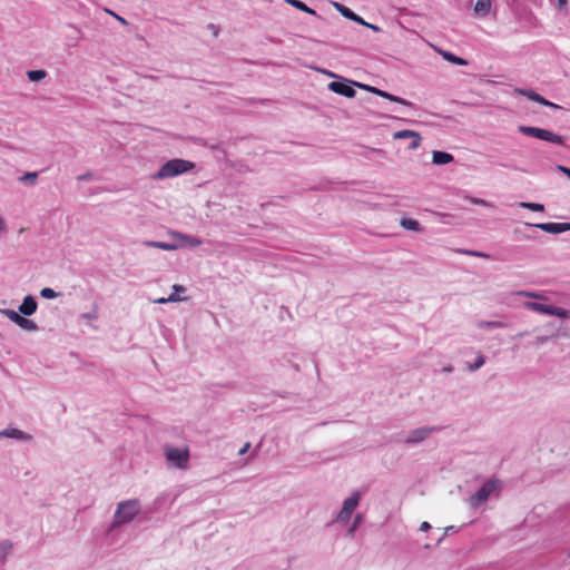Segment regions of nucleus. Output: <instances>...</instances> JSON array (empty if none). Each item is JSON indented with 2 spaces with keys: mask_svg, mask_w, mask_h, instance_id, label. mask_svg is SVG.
<instances>
[{
  "mask_svg": "<svg viewBox=\"0 0 570 570\" xmlns=\"http://www.w3.org/2000/svg\"><path fill=\"white\" fill-rule=\"evenodd\" d=\"M194 168V164L184 159H171L165 163L155 175L156 179L175 177Z\"/></svg>",
  "mask_w": 570,
  "mask_h": 570,
  "instance_id": "1",
  "label": "nucleus"
},
{
  "mask_svg": "<svg viewBox=\"0 0 570 570\" xmlns=\"http://www.w3.org/2000/svg\"><path fill=\"white\" fill-rule=\"evenodd\" d=\"M167 461L175 468L187 469L189 464V450L188 448H171L165 449Z\"/></svg>",
  "mask_w": 570,
  "mask_h": 570,
  "instance_id": "2",
  "label": "nucleus"
},
{
  "mask_svg": "<svg viewBox=\"0 0 570 570\" xmlns=\"http://www.w3.org/2000/svg\"><path fill=\"white\" fill-rule=\"evenodd\" d=\"M520 132L534 137L544 141H549L557 145H563V138L560 135H557L550 130L538 128V127H531V126H520L519 127Z\"/></svg>",
  "mask_w": 570,
  "mask_h": 570,
  "instance_id": "3",
  "label": "nucleus"
},
{
  "mask_svg": "<svg viewBox=\"0 0 570 570\" xmlns=\"http://www.w3.org/2000/svg\"><path fill=\"white\" fill-rule=\"evenodd\" d=\"M139 502L137 500L124 501L118 504L115 513L116 523H126L134 519L139 512Z\"/></svg>",
  "mask_w": 570,
  "mask_h": 570,
  "instance_id": "4",
  "label": "nucleus"
},
{
  "mask_svg": "<svg viewBox=\"0 0 570 570\" xmlns=\"http://www.w3.org/2000/svg\"><path fill=\"white\" fill-rule=\"evenodd\" d=\"M525 307L531 311L541 313V314L553 315V316H558L560 318L569 317V312L567 309L557 307V306H552V305L528 302V303H525Z\"/></svg>",
  "mask_w": 570,
  "mask_h": 570,
  "instance_id": "5",
  "label": "nucleus"
},
{
  "mask_svg": "<svg viewBox=\"0 0 570 570\" xmlns=\"http://www.w3.org/2000/svg\"><path fill=\"white\" fill-rule=\"evenodd\" d=\"M499 482L497 480H490L485 482L472 497L471 504L478 507L485 502L489 497L497 490Z\"/></svg>",
  "mask_w": 570,
  "mask_h": 570,
  "instance_id": "6",
  "label": "nucleus"
},
{
  "mask_svg": "<svg viewBox=\"0 0 570 570\" xmlns=\"http://www.w3.org/2000/svg\"><path fill=\"white\" fill-rule=\"evenodd\" d=\"M355 85L358 86L360 88L368 91V92L377 95V96H380V97H382L384 99H387L390 101H393V102H396V104H401V105L407 106V107H414L413 102H411V101H409V100H406L404 98H401L399 96H394V95H392V94H390L387 91L381 90V89H379L376 87H372V86H368V85L356 83V82H355Z\"/></svg>",
  "mask_w": 570,
  "mask_h": 570,
  "instance_id": "7",
  "label": "nucleus"
},
{
  "mask_svg": "<svg viewBox=\"0 0 570 570\" xmlns=\"http://www.w3.org/2000/svg\"><path fill=\"white\" fill-rule=\"evenodd\" d=\"M360 493L354 492L351 497H348L342 507V510L340 511L337 515V520L342 522H347L355 510V508L358 505L360 502Z\"/></svg>",
  "mask_w": 570,
  "mask_h": 570,
  "instance_id": "8",
  "label": "nucleus"
},
{
  "mask_svg": "<svg viewBox=\"0 0 570 570\" xmlns=\"http://www.w3.org/2000/svg\"><path fill=\"white\" fill-rule=\"evenodd\" d=\"M531 227H537L543 232L551 234H560L567 230H570L569 223H540V224H527Z\"/></svg>",
  "mask_w": 570,
  "mask_h": 570,
  "instance_id": "9",
  "label": "nucleus"
},
{
  "mask_svg": "<svg viewBox=\"0 0 570 570\" xmlns=\"http://www.w3.org/2000/svg\"><path fill=\"white\" fill-rule=\"evenodd\" d=\"M393 138L396 140L411 138L412 139L411 145H410L411 149H417L420 147L421 140H422L419 132H416L414 130H409V129L395 131L393 134Z\"/></svg>",
  "mask_w": 570,
  "mask_h": 570,
  "instance_id": "10",
  "label": "nucleus"
},
{
  "mask_svg": "<svg viewBox=\"0 0 570 570\" xmlns=\"http://www.w3.org/2000/svg\"><path fill=\"white\" fill-rule=\"evenodd\" d=\"M330 90L337 95H342L347 98H353L356 95V91L354 88H352L350 85L341 81H332L328 83Z\"/></svg>",
  "mask_w": 570,
  "mask_h": 570,
  "instance_id": "11",
  "label": "nucleus"
},
{
  "mask_svg": "<svg viewBox=\"0 0 570 570\" xmlns=\"http://www.w3.org/2000/svg\"><path fill=\"white\" fill-rule=\"evenodd\" d=\"M37 307H38V304H37V301L35 299V297L31 295H27L23 298L21 305L19 306V312L26 316H30L33 313H36Z\"/></svg>",
  "mask_w": 570,
  "mask_h": 570,
  "instance_id": "12",
  "label": "nucleus"
},
{
  "mask_svg": "<svg viewBox=\"0 0 570 570\" xmlns=\"http://www.w3.org/2000/svg\"><path fill=\"white\" fill-rule=\"evenodd\" d=\"M432 431H433V429H429V428L416 429L410 433V435L407 438V443H419V442L425 440Z\"/></svg>",
  "mask_w": 570,
  "mask_h": 570,
  "instance_id": "13",
  "label": "nucleus"
},
{
  "mask_svg": "<svg viewBox=\"0 0 570 570\" xmlns=\"http://www.w3.org/2000/svg\"><path fill=\"white\" fill-rule=\"evenodd\" d=\"M491 7V0H478L474 4V13L479 17H485L490 13Z\"/></svg>",
  "mask_w": 570,
  "mask_h": 570,
  "instance_id": "14",
  "label": "nucleus"
},
{
  "mask_svg": "<svg viewBox=\"0 0 570 570\" xmlns=\"http://www.w3.org/2000/svg\"><path fill=\"white\" fill-rule=\"evenodd\" d=\"M335 9L345 18L351 19L357 23H364V20L355 14L352 10H350L347 7L341 4V3H334Z\"/></svg>",
  "mask_w": 570,
  "mask_h": 570,
  "instance_id": "15",
  "label": "nucleus"
},
{
  "mask_svg": "<svg viewBox=\"0 0 570 570\" xmlns=\"http://www.w3.org/2000/svg\"><path fill=\"white\" fill-rule=\"evenodd\" d=\"M524 95L532 101H535L540 105H543V106H548V107H551V108H560V106L551 102V101H548L544 97H542L541 95L537 94L535 91L533 90H529L527 92H524Z\"/></svg>",
  "mask_w": 570,
  "mask_h": 570,
  "instance_id": "16",
  "label": "nucleus"
},
{
  "mask_svg": "<svg viewBox=\"0 0 570 570\" xmlns=\"http://www.w3.org/2000/svg\"><path fill=\"white\" fill-rule=\"evenodd\" d=\"M432 161L435 165H445L453 161V156L445 151H433Z\"/></svg>",
  "mask_w": 570,
  "mask_h": 570,
  "instance_id": "17",
  "label": "nucleus"
},
{
  "mask_svg": "<svg viewBox=\"0 0 570 570\" xmlns=\"http://www.w3.org/2000/svg\"><path fill=\"white\" fill-rule=\"evenodd\" d=\"M1 436L7 438H14V439H22V440H30V436L27 435L24 432L18 429H7L2 432H0Z\"/></svg>",
  "mask_w": 570,
  "mask_h": 570,
  "instance_id": "18",
  "label": "nucleus"
},
{
  "mask_svg": "<svg viewBox=\"0 0 570 570\" xmlns=\"http://www.w3.org/2000/svg\"><path fill=\"white\" fill-rule=\"evenodd\" d=\"M285 1L303 12H306L312 16H316V11L314 9L307 7L304 2H302L299 0H285Z\"/></svg>",
  "mask_w": 570,
  "mask_h": 570,
  "instance_id": "19",
  "label": "nucleus"
},
{
  "mask_svg": "<svg viewBox=\"0 0 570 570\" xmlns=\"http://www.w3.org/2000/svg\"><path fill=\"white\" fill-rule=\"evenodd\" d=\"M16 324L19 327L27 330V331H37V328H38L37 324L32 320L26 318L22 315L18 318Z\"/></svg>",
  "mask_w": 570,
  "mask_h": 570,
  "instance_id": "20",
  "label": "nucleus"
},
{
  "mask_svg": "<svg viewBox=\"0 0 570 570\" xmlns=\"http://www.w3.org/2000/svg\"><path fill=\"white\" fill-rule=\"evenodd\" d=\"M440 53L442 55V57L452 62V63H455V65H459V66H465L468 65V61L464 60L463 58H460L455 55H453L452 52H449V51H440Z\"/></svg>",
  "mask_w": 570,
  "mask_h": 570,
  "instance_id": "21",
  "label": "nucleus"
},
{
  "mask_svg": "<svg viewBox=\"0 0 570 570\" xmlns=\"http://www.w3.org/2000/svg\"><path fill=\"white\" fill-rule=\"evenodd\" d=\"M146 245L149 246V247H154V248H159V249H164V250H174L176 249V246L175 245H171V244H168V243H165V242H146Z\"/></svg>",
  "mask_w": 570,
  "mask_h": 570,
  "instance_id": "22",
  "label": "nucleus"
},
{
  "mask_svg": "<svg viewBox=\"0 0 570 570\" xmlns=\"http://www.w3.org/2000/svg\"><path fill=\"white\" fill-rule=\"evenodd\" d=\"M46 75L47 73L45 70H30L27 72V76L31 81L42 80L46 77Z\"/></svg>",
  "mask_w": 570,
  "mask_h": 570,
  "instance_id": "23",
  "label": "nucleus"
},
{
  "mask_svg": "<svg viewBox=\"0 0 570 570\" xmlns=\"http://www.w3.org/2000/svg\"><path fill=\"white\" fill-rule=\"evenodd\" d=\"M520 207L528 208L533 212H543L544 210V206L542 204H538V203L521 202Z\"/></svg>",
  "mask_w": 570,
  "mask_h": 570,
  "instance_id": "24",
  "label": "nucleus"
},
{
  "mask_svg": "<svg viewBox=\"0 0 570 570\" xmlns=\"http://www.w3.org/2000/svg\"><path fill=\"white\" fill-rule=\"evenodd\" d=\"M401 225L406 228V229H411V230H419L420 229V224L417 220H414V219H402L401 222Z\"/></svg>",
  "mask_w": 570,
  "mask_h": 570,
  "instance_id": "25",
  "label": "nucleus"
},
{
  "mask_svg": "<svg viewBox=\"0 0 570 570\" xmlns=\"http://www.w3.org/2000/svg\"><path fill=\"white\" fill-rule=\"evenodd\" d=\"M40 295L43 297V298H47V299H52V298H56L58 296V293L55 292L52 288L50 287H45L41 289L40 292Z\"/></svg>",
  "mask_w": 570,
  "mask_h": 570,
  "instance_id": "26",
  "label": "nucleus"
},
{
  "mask_svg": "<svg viewBox=\"0 0 570 570\" xmlns=\"http://www.w3.org/2000/svg\"><path fill=\"white\" fill-rule=\"evenodd\" d=\"M178 301H180V297L176 293H173L167 298L160 297V298L155 299V303L165 304L168 302H178Z\"/></svg>",
  "mask_w": 570,
  "mask_h": 570,
  "instance_id": "27",
  "label": "nucleus"
},
{
  "mask_svg": "<svg viewBox=\"0 0 570 570\" xmlns=\"http://www.w3.org/2000/svg\"><path fill=\"white\" fill-rule=\"evenodd\" d=\"M3 313L14 324L17 323L18 318L21 316L18 312H16L13 309H6Z\"/></svg>",
  "mask_w": 570,
  "mask_h": 570,
  "instance_id": "28",
  "label": "nucleus"
},
{
  "mask_svg": "<svg viewBox=\"0 0 570 570\" xmlns=\"http://www.w3.org/2000/svg\"><path fill=\"white\" fill-rule=\"evenodd\" d=\"M3 313L14 324L17 323L18 318L21 316L18 312H16L13 309H6Z\"/></svg>",
  "mask_w": 570,
  "mask_h": 570,
  "instance_id": "29",
  "label": "nucleus"
},
{
  "mask_svg": "<svg viewBox=\"0 0 570 570\" xmlns=\"http://www.w3.org/2000/svg\"><path fill=\"white\" fill-rule=\"evenodd\" d=\"M485 362V358L483 355H479L478 358H476V362L473 364V365H470L469 366V370L470 371H475L478 368H480Z\"/></svg>",
  "mask_w": 570,
  "mask_h": 570,
  "instance_id": "30",
  "label": "nucleus"
},
{
  "mask_svg": "<svg viewBox=\"0 0 570 570\" xmlns=\"http://www.w3.org/2000/svg\"><path fill=\"white\" fill-rule=\"evenodd\" d=\"M190 246L196 247L202 244V240L198 238L189 237V236H181Z\"/></svg>",
  "mask_w": 570,
  "mask_h": 570,
  "instance_id": "31",
  "label": "nucleus"
},
{
  "mask_svg": "<svg viewBox=\"0 0 570 570\" xmlns=\"http://www.w3.org/2000/svg\"><path fill=\"white\" fill-rule=\"evenodd\" d=\"M38 177V174L37 173H27L24 174V176L21 178V180H30L31 183H35L36 179Z\"/></svg>",
  "mask_w": 570,
  "mask_h": 570,
  "instance_id": "32",
  "label": "nucleus"
},
{
  "mask_svg": "<svg viewBox=\"0 0 570 570\" xmlns=\"http://www.w3.org/2000/svg\"><path fill=\"white\" fill-rule=\"evenodd\" d=\"M480 326H489V327H502L503 324L501 322H482Z\"/></svg>",
  "mask_w": 570,
  "mask_h": 570,
  "instance_id": "33",
  "label": "nucleus"
},
{
  "mask_svg": "<svg viewBox=\"0 0 570 570\" xmlns=\"http://www.w3.org/2000/svg\"><path fill=\"white\" fill-rule=\"evenodd\" d=\"M520 294L525 297H532V298H538V299L543 298V296H541L540 294L531 293V292H521Z\"/></svg>",
  "mask_w": 570,
  "mask_h": 570,
  "instance_id": "34",
  "label": "nucleus"
},
{
  "mask_svg": "<svg viewBox=\"0 0 570 570\" xmlns=\"http://www.w3.org/2000/svg\"><path fill=\"white\" fill-rule=\"evenodd\" d=\"M471 203L475 204V205H481V206H489L490 205L487 200L481 199V198H472Z\"/></svg>",
  "mask_w": 570,
  "mask_h": 570,
  "instance_id": "35",
  "label": "nucleus"
},
{
  "mask_svg": "<svg viewBox=\"0 0 570 570\" xmlns=\"http://www.w3.org/2000/svg\"><path fill=\"white\" fill-rule=\"evenodd\" d=\"M558 169L563 173L567 177L570 178V168L568 167H564V166H559Z\"/></svg>",
  "mask_w": 570,
  "mask_h": 570,
  "instance_id": "36",
  "label": "nucleus"
},
{
  "mask_svg": "<svg viewBox=\"0 0 570 570\" xmlns=\"http://www.w3.org/2000/svg\"><path fill=\"white\" fill-rule=\"evenodd\" d=\"M362 24L367 27V28H370V29H372L373 31H376V32L380 31V28L377 26H375V24H372V23H368V22H365V21Z\"/></svg>",
  "mask_w": 570,
  "mask_h": 570,
  "instance_id": "37",
  "label": "nucleus"
},
{
  "mask_svg": "<svg viewBox=\"0 0 570 570\" xmlns=\"http://www.w3.org/2000/svg\"><path fill=\"white\" fill-rule=\"evenodd\" d=\"M249 446H250V443H249V442H247V443H246V444H245V445H244V446L238 451V453H239L240 455L245 454V453L248 451Z\"/></svg>",
  "mask_w": 570,
  "mask_h": 570,
  "instance_id": "38",
  "label": "nucleus"
},
{
  "mask_svg": "<svg viewBox=\"0 0 570 570\" xmlns=\"http://www.w3.org/2000/svg\"><path fill=\"white\" fill-rule=\"evenodd\" d=\"M470 255L478 256V257H488L487 254L479 253V252H466Z\"/></svg>",
  "mask_w": 570,
  "mask_h": 570,
  "instance_id": "39",
  "label": "nucleus"
},
{
  "mask_svg": "<svg viewBox=\"0 0 570 570\" xmlns=\"http://www.w3.org/2000/svg\"><path fill=\"white\" fill-rule=\"evenodd\" d=\"M430 528H431V525H430V523H429V522H426V521L422 522V524H421V527H420V529H421L422 531H426V530H429Z\"/></svg>",
  "mask_w": 570,
  "mask_h": 570,
  "instance_id": "40",
  "label": "nucleus"
},
{
  "mask_svg": "<svg viewBox=\"0 0 570 570\" xmlns=\"http://www.w3.org/2000/svg\"><path fill=\"white\" fill-rule=\"evenodd\" d=\"M568 3V0H558V7L561 9L563 7H566Z\"/></svg>",
  "mask_w": 570,
  "mask_h": 570,
  "instance_id": "41",
  "label": "nucleus"
},
{
  "mask_svg": "<svg viewBox=\"0 0 570 570\" xmlns=\"http://www.w3.org/2000/svg\"><path fill=\"white\" fill-rule=\"evenodd\" d=\"M174 289H175V292H185V287H183L180 285H174Z\"/></svg>",
  "mask_w": 570,
  "mask_h": 570,
  "instance_id": "42",
  "label": "nucleus"
},
{
  "mask_svg": "<svg viewBox=\"0 0 570 570\" xmlns=\"http://www.w3.org/2000/svg\"><path fill=\"white\" fill-rule=\"evenodd\" d=\"M6 226H4V223L2 220V218L0 217V230H4Z\"/></svg>",
  "mask_w": 570,
  "mask_h": 570,
  "instance_id": "43",
  "label": "nucleus"
},
{
  "mask_svg": "<svg viewBox=\"0 0 570 570\" xmlns=\"http://www.w3.org/2000/svg\"><path fill=\"white\" fill-rule=\"evenodd\" d=\"M116 18L119 20V22H121V23H124V24H126V23H127V22H126V20H125L124 18H121V17H119V16H116Z\"/></svg>",
  "mask_w": 570,
  "mask_h": 570,
  "instance_id": "44",
  "label": "nucleus"
},
{
  "mask_svg": "<svg viewBox=\"0 0 570 570\" xmlns=\"http://www.w3.org/2000/svg\"><path fill=\"white\" fill-rule=\"evenodd\" d=\"M10 547H11V546H10V544H8V546H7V543H3V544H2V549H3V550H8Z\"/></svg>",
  "mask_w": 570,
  "mask_h": 570,
  "instance_id": "45",
  "label": "nucleus"
},
{
  "mask_svg": "<svg viewBox=\"0 0 570 570\" xmlns=\"http://www.w3.org/2000/svg\"><path fill=\"white\" fill-rule=\"evenodd\" d=\"M356 528V523L353 524V527L350 529V533H352Z\"/></svg>",
  "mask_w": 570,
  "mask_h": 570,
  "instance_id": "46",
  "label": "nucleus"
},
{
  "mask_svg": "<svg viewBox=\"0 0 570 570\" xmlns=\"http://www.w3.org/2000/svg\"><path fill=\"white\" fill-rule=\"evenodd\" d=\"M212 31H214V35H217V31H215L214 24H210Z\"/></svg>",
  "mask_w": 570,
  "mask_h": 570,
  "instance_id": "47",
  "label": "nucleus"
},
{
  "mask_svg": "<svg viewBox=\"0 0 570 570\" xmlns=\"http://www.w3.org/2000/svg\"><path fill=\"white\" fill-rule=\"evenodd\" d=\"M212 31H214V35H217V31H215L214 24H210Z\"/></svg>",
  "mask_w": 570,
  "mask_h": 570,
  "instance_id": "48",
  "label": "nucleus"
},
{
  "mask_svg": "<svg viewBox=\"0 0 570 570\" xmlns=\"http://www.w3.org/2000/svg\"><path fill=\"white\" fill-rule=\"evenodd\" d=\"M212 31H214V35H217V31H215L214 24H210Z\"/></svg>",
  "mask_w": 570,
  "mask_h": 570,
  "instance_id": "49",
  "label": "nucleus"
},
{
  "mask_svg": "<svg viewBox=\"0 0 570 570\" xmlns=\"http://www.w3.org/2000/svg\"><path fill=\"white\" fill-rule=\"evenodd\" d=\"M354 523H360V517L357 515Z\"/></svg>",
  "mask_w": 570,
  "mask_h": 570,
  "instance_id": "50",
  "label": "nucleus"
}]
</instances>
